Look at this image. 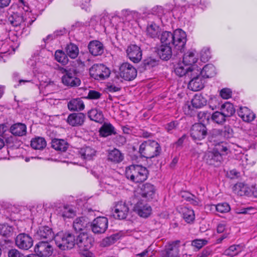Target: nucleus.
<instances>
[{
  "label": "nucleus",
  "mask_w": 257,
  "mask_h": 257,
  "mask_svg": "<svg viewBox=\"0 0 257 257\" xmlns=\"http://www.w3.org/2000/svg\"><path fill=\"white\" fill-rule=\"evenodd\" d=\"M160 41L162 45H173L176 50L182 52L186 43V34L181 29H177L173 33L164 31L161 35Z\"/></svg>",
  "instance_id": "nucleus-1"
},
{
  "label": "nucleus",
  "mask_w": 257,
  "mask_h": 257,
  "mask_svg": "<svg viewBox=\"0 0 257 257\" xmlns=\"http://www.w3.org/2000/svg\"><path fill=\"white\" fill-rule=\"evenodd\" d=\"M125 176L132 181L140 183L145 181L149 174L147 168L141 165H133L125 169Z\"/></svg>",
  "instance_id": "nucleus-2"
},
{
  "label": "nucleus",
  "mask_w": 257,
  "mask_h": 257,
  "mask_svg": "<svg viewBox=\"0 0 257 257\" xmlns=\"http://www.w3.org/2000/svg\"><path fill=\"white\" fill-rule=\"evenodd\" d=\"M161 147L156 141L149 140L142 143L139 148L141 156L146 158H153L159 156L161 153Z\"/></svg>",
  "instance_id": "nucleus-3"
},
{
  "label": "nucleus",
  "mask_w": 257,
  "mask_h": 257,
  "mask_svg": "<svg viewBox=\"0 0 257 257\" xmlns=\"http://www.w3.org/2000/svg\"><path fill=\"white\" fill-rule=\"evenodd\" d=\"M55 243L61 250L70 249L76 244L75 236L70 233L59 232L54 237Z\"/></svg>",
  "instance_id": "nucleus-4"
},
{
  "label": "nucleus",
  "mask_w": 257,
  "mask_h": 257,
  "mask_svg": "<svg viewBox=\"0 0 257 257\" xmlns=\"http://www.w3.org/2000/svg\"><path fill=\"white\" fill-rule=\"evenodd\" d=\"M63 75L61 78L63 85L69 87H76L81 84V80L77 76V71L75 69H64Z\"/></svg>",
  "instance_id": "nucleus-5"
},
{
  "label": "nucleus",
  "mask_w": 257,
  "mask_h": 257,
  "mask_svg": "<svg viewBox=\"0 0 257 257\" xmlns=\"http://www.w3.org/2000/svg\"><path fill=\"white\" fill-rule=\"evenodd\" d=\"M89 73L95 80H102L109 76L110 71L103 64H95L89 69Z\"/></svg>",
  "instance_id": "nucleus-6"
},
{
  "label": "nucleus",
  "mask_w": 257,
  "mask_h": 257,
  "mask_svg": "<svg viewBox=\"0 0 257 257\" xmlns=\"http://www.w3.org/2000/svg\"><path fill=\"white\" fill-rule=\"evenodd\" d=\"M8 22L14 28V30L18 32L24 30L26 26H29V24L27 23L26 19L23 15L18 13H14L8 18Z\"/></svg>",
  "instance_id": "nucleus-7"
},
{
  "label": "nucleus",
  "mask_w": 257,
  "mask_h": 257,
  "mask_svg": "<svg viewBox=\"0 0 257 257\" xmlns=\"http://www.w3.org/2000/svg\"><path fill=\"white\" fill-rule=\"evenodd\" d=\"M119 75L124 80L131 81L137 76V71L132 64L125 62L119 67Z\"/></svg>",
  "instance_id": "nucleus-8"
},
{
  "label": "nucleus",
  "mask_w": 257,
  "mask_h": 257,
  "mask_svg": "<svg viewBox=\"0 0 257 257\" xmlns=\"http://www.w3.org/2000/svg\"><path fill=\"white\" fill-rule=\"evenodd\" d=\"M207 135V129L206 126L201 123L194 124L190 131V135L195 142L202 140Z\"/></svg>",
  "instance_id": "nucleus-9"
},
{
  "label": "nucleus",
  "mask_w": 257,
  "mask_h": 257,
  "mask_svg": "<svg viewBox=\"0 0 257 257\" xmlns=\"http://www.w3.org/2000/svg\"><path fill=\"white\" fill-rule=\"evenodd\" d=\"M192 74V76H190L191 79L188 83V88L193 91H199L204 87L203 79L200 75V70L197 69Z\"/></svg>",
  "instance_id": "nucleus-10"
},
{
  "label": "nucleus",
  "mask_w": 257,
  "mask_h": 257,
  "mask_svg": "<svg viewBox=\"0 0 257 257\" xmlns=\"http://www.w3.org/2000/svg\"><path fill=\"white\" fill-rule=\"evenodd\" d=\"M92 231L95 234L104 233L108 227V220L105 217H98L94 219L91 225Z\"/></svg>",
  "instance_id": "nucleus-11"
},
{
  "label": "nucleus",
  "mask_w": 257,
  "mask_h": 257,
  "mask_svg": "<svg viewBox=\"0 0 257 257\" xmlns=\"http://www.w3.org/2000/svg\"><path fill=\"white\" fill-rule=\"evenodd\" d=\"M16 245L20 249L28 250L33 244L32 238L26 233H20L17 235L15 239Z\"/></svg>",
  "instance_id": "nucleus-12"
},
{
  "label": "nucleus",
  "mask_w": 257,
  "mask_h": 257,
  "mask_svg": "<svg viewBox=\"0 0 257 257\" xmlns=\"http://www.w3.org/2000/svg\"><path fill=\"white\" fill-rule=\"evenodd\" d=\"M52 245L47 241L39 242L35 247V252L41 257H48L53 253Z\"/></svg>",
  "instance_id": "nucleus-13"
},
{
  "label": "nucleus",
  "mask_w": 257,
  "mask_h": 257,
  "mask_svg": "<svg viewBox=\"0 0 257 257\" xmlns=\"http://www.w3.org/2000/svg\"><path fill=\"white\" fill-rule=\"evenodd\" d=\"M197 69L196 66H188L182 61V62L178 63L177 64L175 67L174 72L180 77L183 76L190 77V76L193 75L192 73L195 72Z\"/></svg>",
  "instance_id": "nucleus-14"
},
{
  "label": "nucleus",
  "mask_w": 257,
  "mask_h": 257,
  "mask_svg": "<svg viewBox=\"0 0 257 257\" xmlns=\"http://www.w3.org/2000/svg\"><path fill=\"white\" fill-rule=\"evenodd\" d=\"M129 208L126 203L119 201L115 204L112 211V214L115 218L123 219L126 217Z\"/></svg>",
  "instance_id": "nucleus-15"
},
{
  "label": "nucleus",
  "mask_w": 257,
  "mask_h": 257,
  "mask_svg": "<svg viewBox=\"0 0 257 257\" xmlns=\"http://www.w3.org/2000/svg\"><path fill=\"white\" fill-rule=\"evenodd\" d=\"M139 194L141 196L140 200L145 201H149L155 196V187L151 184L146 183L142 186Z\"/></svg>",
  "instance_id": "nucleus-16"
},
{
  "label": "nucleus",
  "mask_w": 257,
  "mask_h": 257,
  "mask_svg": "<svg viewBox=\"0 0 257 257\" xmlns=\"http://www.w3.org/2000/svg\"><path fill=\"white\" fill-rule=\"evenodd\" d=\"M180 241L179 240L168 243L165 249L162 251L163 257H178L179 253Z\"/></svg>",
  "instance_id": "nucleus-17"
},
{
  "label": "nucleus",
  "mask_w": 257,
  "mask_h": 257,
  "mask_svg": "<svg viewBox=\"0 0 257 257\" xmlns=\"http://www.w3.org/2000/svg\"><path fill=\"white\" fill-rule=\"evenodd\" d=\"M127 56L134 63L139 62L142 58V51L140 47L136 45L128 46L126 50Z\"/></svg>",
  "instance_id": "nucleus-18"
},
{
  "label": "nucleus",
  "mask_w": 257,
  "mask_h": 257,
  "mask_svg": "<svg viewBox=\"0 0 257 257\" xmlns=\"http://www.w3.org/2000/svg\"><path fill=\"white\" fill-rule=\"evenodd\" d=\"M145 201L139 200L135 205L134 210L138 214L142 217H148L152 212L150 205L145 202Z\"/></svg>",
  "instance_id": "nucleus-19"
},
{
  "label": "nucleus",
  "mask_w": 257,
  "mask_h": 257,
  "mask_svg": "<svg viewBox=\"0 0 257 257\" xmlns=\"http://www.w3.org/2000/svg\"><path fill=\"white\" fill-rule=\"evenodd\" d=\"M91 238L84 232L80 233L76 238V244L82 250H88L91 247Z\"/></svg>",
  "instance_id": "nucleus-20"
},
{
  "label": "nucleus",
  "mask_w": 257,
  "mask_h": 257,
  "mask_svg": "<svg viewBox=\"0 0 257 257\" xmlns=\"http://www.w3.org/2000/svg\"><path fill=\"white\" fill-rule=\"evenodd\" d=\"M85 118V115L83 113H73L68 115L67 122L72 126H79L83 124Z\"/></svg>",
  "instance_id": "nucleus-21"
},
{
  "label": "nucleus",
  "mask_w": 257,
  "mask_h": 257,
  "mask_svg": "<svg viewBox=\"0 0 257 257\" xmlns=\"http://www.w3.org/2000/svg\"><path fill=\"white\" fill-rule=\"evenodd\" d=\"M35 236L38 239H45L48 242L55 237L52 229L48 226L40 227Z\"/></svg>",
  "instance_id": "nucleus-22"
},
{
  "label": "nucleus",
  "mask_w": 257,
  "mask_h": 257,
  "mask_svg": "<svg viewBox=\"0 0 257 257\" xmlns=\"http://www.w3.org/2000/svg\"><path fill=\"white\" fill-rule=\"evenodd\" d=\"M57 214L65 219L75 216V211L72 207L69 205H63L58 207L56 210Z\"/></svg>",
  "instance_id": "nucleus-23"
},
{
  "label": "nucleus",
  "mask_w": 257,
  "mask_h": 257,
  "mask_svg": "<svg viewBox=\"0 0 257 257\" xmlns=\"http://www.w3.org/2000/svg\"><path fill=\"white\" fill-rule=\"evenodd\" d=\"M89 52L94 56H98L103 53L104 48L103 44L97 40L91 41L88 45Z\"/></svg>",
  "instance_id": "nucleus-24"
},
{
  "label": "nucleus",
  "mask_w": 257,
  "mask_h": 257,
  "mask_svg": "<svg viewBox=\"0 0 257 257\" xmlns=\"http://www.w3.org/2000/svg\"><path fill=\"white\" fill-rule=\"evenodd\" d=\"M205 159L207 163L209 165H214L215 163L221 162L223 157L221 154L213 149L212 151L208 152L206 154Z\"/></svg>",
  "instance_id": "nucleus-25"
},
{
  "label": "nucleus",
  "mask_w": 257,
  "mask_h": 257,
  "mask_svg": "<svg viewBox=\"0 0 257 257\" xmlns=\"http://www.w3.org/2000/svg\"><path fill=\"white\" fill-rule=\"evenodd\" d=\"M79 154L82 159L89 161L93 160L96 156V151L93 148L87 146L81 148Z\"/></svg>",
  "instance_id": "nucleus-26"
},
{
  "label": "nucleus",
  "mask_w": 257,
  "mask_h": 257,
  "mask_svg": "<svg viewBox=\"0 0 257 257\" xmlns=\"http://www.w3.org/2000/svg\"><path fill=\"white\" fill-rule=\"evenodd\" d=\"M237 113L243 121L248 122L254 120L255 117V114L246 107H240Z\"/></svg>",
  "instance_id": "nucleus-27"
},
{
  "label": "nucleus",
  "mask_w": 257,
  "mask_h": 257,
  "mask_svg": "<svg viewBox=\"0 0 257 257\" xmlns=\"http://www.w3.org/2000/svg\"><path fill=\"white\" fill-rule=\"evenodd\" d=\"M158 54L161 59L165 60H169L172 55L171 46L161 44L158 48Z\"/></svg>",
  "instance_id": "nucleus-28"
},
{
  "label": "nucleus",
  "mask_w": 257,
  "mask_h": 257,
  "mask_svg": "<svg viewBox=\"0 0 257 257\" xmlns=\"http://www.w3.org/2000/svg\"><path fill=\"white\" fill-rule=\"evenodd\" d=\"M67 106L70 111H81L84 109L85 105L81 98H77L70 100Z\"/></svg>",
  "instance_id": "nucleus-29"
},
{
  "label": "nucleus",
  "mask_w": 257,
  "mask_h": 257,
  "mask_svg": "<svg viewBox=\"0 0 257 257\" xmlns=\"http://www.w3.org/2000/svg\"><path fill=\"white\" fill-rule=\"evenodd\" d=\"M10 131L16 136H23L26 134L27 127L24 123H17L11 126Z\"/></svg>",
  "instance_id": "nucleus-30"
},
{
  "label": "nucleus",
  "mask_w": 257,
  "mask_h": 257,
  "mask_svg": "<svg viewBox=\"0 0 257 257\" xmlns=\"http://www.w3.org/2000/svg\"><path fill=\"white\" fill-rule=\"evenodd\" d=\"M89 118L96 122L102 123L104 120V117L102 111L96 108H93L88 112Z\"/></svg>",
  "instance_id": "nucleus-31"
},
{
  "label": "nucleus",
  "mask_w": 257,
  "mask_h": 257,
  "mask_svg": "<svg viewBox=\"0 0 257 257\" xmlns=\"http://www.w3.org/2000/svg\"><path fill=\"white\" fill-rule=\"evenodd\" d=\"M244 248V246L242 244H233L225 249L224 251V254L226 255L233 257L241 252Z\"/></svg>",
  "instance_id": "nucleus-32"
},
{
  "label": "nucleus",
  "mask_w": 257,
  "mask_h": 257,
  "mask_svg": "<svg viewBox=\"0 0 257 257\" xmlns=\"http://www.w3.org/2000/svg\"><path fill=\"white\" fill-rule=\"evenodd\" d=\"M160 33V28L154 23L149 24L146 29V33L148 37L152 38H158Z\"/></svg>",
  "instance_id": "nucleus-33"
},
{
  "label": "nucleus",
  "mask_w": 257,
  "mask_h": 257,
  "mask_svg": "<svg viewBox=\"0 0 257 257\" xmlns=\"http://www.w3.org/2000/svg\"><path fill=\"white\" fill-rule=\"evenodd\" d=\"M47 145V143L44 138L38 137L32 139L31 146L35 150H43Z\"/></svg>",
  "instance_id": "nucleus-34"
},
{
  "label": "nucleus",
  "mask_w": 257,
  "mask_h": 257,
  "mask_svg": "<svg viewBox=\"0 0 257 257\" xmlns=\"http://www.w3.org/2000/svg\"><path fill=\"white\" fill-rule=\"evenodd\" d=\"M51 146L56 151L65 152L68 148V144L64 140L55 139L52 141Z\"/></svg>",
  "instance_id": "nucleus-35"
},
{
  "label": "nucleus",
  "mask_w": 257,
  "mask_h": 257,
  "mask_svg": "<svg viewBox=\"0 0 257 257\" xmlns=\"http://www.w3.org/2000/svg\"><path fill=\"white\" fill-rule=\"evenodd\" d=\"M107 158L109 161L117 163L122 161L123 156L118 150L114 149L108 152Z\"/></svg>",
  "instance_id": "nucleus-36"
},
{
  "label": "nucleus",
  "mask_w": 257,
  "mask_h": 257,
  "mask_svg": "<svg viewBox=\"0 0 257 257\" xmlns=\"http://www.w3.org/2000/svg\"><path fill=\"white\" fill-rule=\"evenodd\" d=\"M199 70L200 72V75H202L207 78L212 77L216 74L215 68L211 64H207L202 69L200 68Z\"/></svg>",
  "instance_id": "nucleus-37"
},
{
  "label": "nucleus",
  "mask_w": 257,
  "mask_h": 257,
  "mask_svg": "<svg viewBox=\"0 0 257 257\" xmlns=\"http://www.w3.org/2000/svg\"><path fill=\"white\" fill-rule=\"evenodd\" d=\"M206 99L201 94H195L191 100L192 106L196 108H200L205 105Z\"/></svg>",
  "instance_id": "nucleus-38"
},
{
  "label": "nucleus",
  "mask_w": 257,
  "mask_h": 257,
  "mask_svg": "<svg viewBox=\"0 0 257 257\" xmlns=\"http://www.w3.org/2000/svg\"><path fill=\"white\" fill-rule=\"evenodd\" d=\"M220 110L226 118L233 115L235 111V109L233 104L229 102H226L224 104H222Z\"/></svg>",
  "instance_id": "nucleus-39"
},
{
  "label": "nucleus",
  "mask_w": 257,
  "mask_h": 257,
  "mask_svg": "<svg viewBox=\"0 0 257 257\" xmlns=\"http://www.w3.org/2000/svg\"><path fill=\"white\" fill-rule=\"evenodd\" d=\"M87 224L88 221L85 217H78L74 220L73 226L76 231H80L85 228Z\"/></svg>",
  "instance_id": "nucleus-40"
},
{
  "label": "nucleus",
  "mask_w": 257,
  "mask_h": 257,
  "mask_svg": "<svg viewBox=\"0 0 257 257\" xmlns=\"http://www.w3.org/2000/svg\"><path fill=\"white\" fill-rule=\"evenodd\" d=\"M100 135L103 137H106L115 134L114 127L110 123H104L99 130Z\"/></svg>",
  "instance_id": "nucleus-41"
},
{
  "label": "nucleus",
  "mask_w": 257,
  "mask_h": 257,
  "mask_svg": "<svg viewBox=\"0 0 257 257\" xmlns=\"http://www.w3.org/2000/svg\"><path fill=\"white\" fill-rule=\"evenodd\" d=\"M197 60L195 53L193 52L189 51L184 54L183 62L188 66H191L196 62Z\"/></svg>",
  "instance_id": "nucleus-42"
},
{
  "label": "nucleus",
  "mask_w": 257,
  "mask_h": 257,
  "mask_svg": "<svg viewBox=\"0 0 257 257\" xmlns=\"http://www.w3.org/2000/svg\"><path fill=\"white\" fill-rule=\"evenodd\" d=\"M182 210L183 217L185 221L188 223L193 222L195 219L194 211L187 207H184Z\"/></svg>",
  "instance_id": "nucleus-43"
},
{
  "label": "nucleus",
  "mask_w": 257,
  "mask_h": 257,
  "mask_svg": "<svg viewBox=\"0 0 257 257\" xmlns=\"http://www.w3.org/2000/svg\"><path fill=\"white\" fill-rule=\"evenodd\" d=\"M66 51L67 55L72 59L76 58L79 53L77 46L72 43L67 45Z\"/></svg>",
  "instance_id": "nucleus-44"
},
{
  "label": "nucleus",
  "mask_w": 257,
  "mask_h": 257,
  "mask_svg": "<svg viewBox=\"0 0 257 257\" xmlns=\"http://www.w3.org/2000/svg\"><path fill=\"white\" fill-rule=\"evenodd\" d=\"M55 58L57 62L63 65H66L68 61L66 55L63 51L60 50L56 51L55 53Z\"/></svg>",
  "instance_id": "nucleus-45"
},
{
  "label": "nucleus",
  "mask_w": 257,
  "mask_h": 257,
  "mask_svg": "<svg viewBox=\"0 0 257 257\" xmlns=\"http://www.w3.org/2000/svg\"><path fill=\"white\" fill-rule=\"evenodd\" d=\"M211 119L216 123L222 124L226 121V117L221 111H217L212 114Z\"/></svg>",
  "instance_id": "nucleus-46"
},
{
  "label": "nucleus",
  "mask_w": 257,
  "mask_h": 257,
  "mask_svg": "<svg viewBox=\"0 0 257 257\" xmlns=\"http://www.w3.org/2000/svg\"><path fill=\"white\" fill-rule=\"evenodd\" d=\"M213 208H214L217 212L221 213L228 212L230 210V206L227 203H218L217 205H212L211 208L212 209Z\"/></svg>",
  "instance_id": "nucleus-47"
},
{
  "label": "nucleus",
  "mask_w": 257,
  "mask_h": 257,
  "mask_svg": "<svg viewBox=\"0 0 257 257\" xmlns=\"http://www.w3.org/2000/svg\"><path fill=\"white\" fill-rule=\"evenodd\" d=\"M13 228L7 224H0V234L4 236H10L13 234Z\"/></svg>",
  "instance_id": "nucleus-48"
},
{
  "label": "nucleus",
  "mask_w": 257,
  "mask_h": 257,
  "mask_svg": "<svg viewBox=\"0 0 257 257\" xmlns=\"http://www.w3.org/2000/svg\"><path fill=\"white\" fill-rule=\"evenodd\" d=\"M216 131L226 139L230 138L233 136V130L228 125L225 126L222 130H216Z\"/></svg>",
  "instance_id": "nucleus-49"
},
{
  "label": "nucleus",
  "mask_w": 257,
  "mask_h": 257,
  "mask_svg": "<svg viewBox=\"0 0 257 257\" xmlns=\"http://www.w3.org/2000/svg\"><path fill=\"white\" fill-rule=\"evenodd\" d=\"M207 242V240L205 239H196L192 241L191 245L197 249H200L205 245Z\"/></svg>",
  "instance_id": "nucleus-50"
},
{
  "label": "nucleus",
  "mask_w": 257,
  "mask_h": 257,
  "mask_svg": "<svg viewBox=\"0 0 257 257\" xmlns=\"http://www.w3.org/2000/svg\"><path fill=\"white\" fill-rule=\"evenodd\" d=\"M185 199L190 202L191 204L195 206H201V201L192 194H189L185 197Z\"/></svg>",
  "instance_id": "nucleus-51"
},
{
  "label": "nucleus",
  "mask_w": 257,
  "mask_h": 257,
  "mask_svg": "<svg viewBox=\"0 0 257 257\" xmlns=\"http://www.w3.org/2000/svg\"><path fill=\"white\" fill-rule=\"evenodd\" d=\"M200 58L202 61H206L210 58V52L209 48H204L200 52Z\"/></svg>",
  "instance_id": "nucleus-52"
},
{
  "label": "nucleus",
  "mask_w": 257,
  "mask_h": 257,
  "mask_svg": "<svg viewBox=\"0 0 257 257\" xmlns=\"http://www.w3.org/2000/svg\"><path fill=\"white\" fill-rule=\"evenodd\" d=\"M221 97L225 99H227L231 97L232 91L229 88H223L220 91Z\"/></svg>",
  "instance_id": "nucleus-53"
},
{
  "label": "nucleus",
  "mask_w": 257,
  "mask_h": 257,
  "mask_svg": "<svg viewBox=\"0 0 257 257\" xmlns=\"http://www.w3.org/2000/svg\"><path fill=\"white\" fill-rule=\"evenodd\" d=\"M101 94L95 90H90L88 92L87 98L91 99H96L100 97Z\"/></svg>",
  "instance_id": "nucleus-54"
},
{
  "label": "nucleus",
  "mask_w": 257,
  "mask_h": 257,
  "mask_svg": "<svg viewBox=\"0 0 257 257\" xmlns=\"http://www.w3.org/2000/svg\"><path fill=\"white\" fill-rule=\"evenodd\" d=\"M216 151L219 152L222 154V157L227 154V152L228 149L226 146H223L221 145H218L216 146V147L214 149Z\"/></svg>",
  "instance_id": "nucleus-55"
},
{
  "label": "nucleus",
  "mask_w": 257,
  "mask_h": 257,
  "mask_svg": "<svg viewBox=\"0 0 257 257\" xmlns=\"http://www.w3.org/2000/svg\"><path fill=\"white\" fill-rule=\"evenodd\" d=\"M9 257H24L23 254L17 249H11L8 252Z\"/></svg>",
  "instance_id": "nucleus-56"
},
{
  "label": "nucleus",
  "mask_w": 257,
  "mask_h": 257,
  "mask_svg": "<svg viewBox=\"0 0 257 257\" xmlns=\"http://www.w3.org/2000/svg\"><path fill=\"white\" fill-rule=\"evenodd\" d=\"M178 123L176 121H171L166 125L165 128L168 133H171L172 131L175 130Z\"/></svg>",
  "instance_id": "nucleus-57"
},
{
  "label": "nucleus",
  "mask_w": 257,
  "mask_h": 257,
  "mask_svg": "<svg viewBox=\"0 0 257 257\" xmlns=\"http://www.w3.org/2000/svg\"><path fill=\"white\" fill-rule=\"evenodd\" d=\"M106 89L109 92H115L120 90V87L118 85H115L110 83H108L106 86Z\"/></svg>",
  "instance_id": "nucleus-58"
},
{
  "label": "nucleus",
  "mask_w": 257,
  "mask_h": 257,
  "mask_svg": "<svg viewBox=\"0 0 257 257\" xmlns=\"http://www.w3.org/2000/svg\"><path fill=\"white\" fill-rule=\"evenodd\" d=\"M150 247L147 248L143 252L136 254V257H151L152 256V252L151 251Z\"/></svg>",
  "instance_id": "nucleus-59"
},
{
  "label": "nucleus",
  "mask_w": 257,
  "mask_h": 257,
  "mask_svg": "<svg viewBox=\"0 0 257 257\" xmlns=\"http://www.w3.org/2000/svg\"><path fill=\"white\" fill-rule=\"evenodd\" d=\"M156 63V61L154 60L149 58L145 60L143 62V64L146 68L150 67H153Z\"/></svg>",
  "instance_id": "nucleus-60"
},
{
  "label": "nucleus",
  "mask_w": 257,
  "mask_h": 257,
  "mask_svg": "<svg viewBox=\"0 0 257 257\" xmlns=\"http://www.w3.org/2000/svg\"><path fill=\"white\" fill-rule=\"evenodd\" d=\"M255 209L252 207L244 208L240 209L238 212L239 214H253L254 213Z\"/></svg>",
  "instance_id": "nucleus-61"
},
{
  "label": "nucleus",
  "mask_w": 257,
  "mask_h": 257,
  "mask_svg": "<svg viewBox=\"0 0 257 257\" xmlns=\"http://www.w3.org/2000/svg\"><path fill=\"white\" fill-rule=\"evenodd\" d=\"M239 173L235 170H231L227 173V176L230 179L237 178L239 176Z\"/></svg>",
  "instance_id": "nucleus-62"
},
{
  "label": "nucleus",
  "mask_w": 257,
  "mask_h": 257,
  "mask_svg": "<svg viewBox=\"0 0 257 257\" xmlns=\"http://www.w3.org/2000/svg\"><path fill=\"white\" fill-rule=\"evenodd\" d=\"M116 142L118 145H123L126 143V139L124 137L119 136L116 138Z\"/></svg>",
  "instance_id": "nucleus-63"
},
{
  "label": "nucleus",
  "mask_w": 257,
  "mask_h": 257,
  "mask_svg": "<svg viewBox=\"0 0 257 257\" xmlns=\"http://www.w3.org/2000/svg\"><path fill=\"white\" fill-rule=\"evenodd\" d=\"M11 0H0V8L3 9L9 6Z\"/></svg>",
  "instance_id": "nucleus-64"
}]
</instances>
